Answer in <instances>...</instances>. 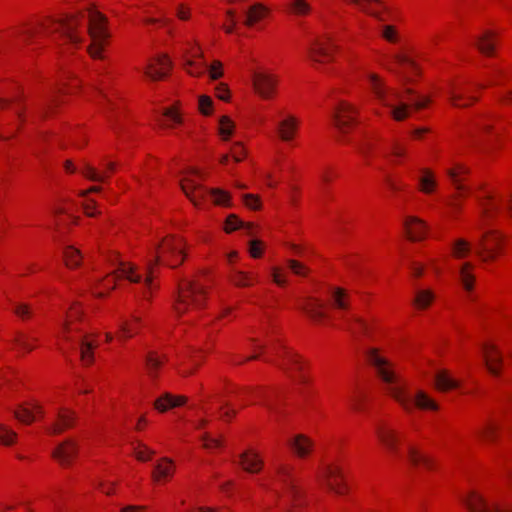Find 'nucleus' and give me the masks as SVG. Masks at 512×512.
<instances>
[{
	"label": "nucleus",
	"instance_id": "obj_44",
	"mask_svg": "<svg viewBox=\"0 0 512 512\" xmlns=\"http://www.w3.org/2000/svg\"><path fill=\"white\" fill-rule=\"evenodd\" d=\"M471 250L470 243L465 239H458L452 246V252L455 258L462 259L466 257Z\"/></svg>",
	"mask_w": 512,
	"mask_h": 512
},
{
	"label": "nucleus",
	"instance_id": "obj_59",
	"mask_svg": "<svg viewBox=\"0 0 512 512\" xmlns=\"http://www.w3.org/2000/svg\"><path fill=\"white\" fill-rule=\"evenodd\" d=\"M395 61L403 66L404 68H409L413 71H416L417 67H416V63L410 59L409 57L405 56V55H401V54H397L395 55Z\"/></svg>",
	"mask_w": 512,
	"mask_h": 512
},
{
	"label": "nucleus",
	"instance_id": "obj_62",
	"mask_svg": "<svg viewBox=\"0 0 512 512\" xmlns=\"http://www.w3.org/2000/svg\"><path fill=\"white\" fill-rule=\"evenodd\" d=\"M163 117L172 124L181 123V117L174 108L166 109L163 113Z\"/></svg>",
	"mask_w": 512,
	"mask_h": 512
},
{
	"label": "nucleus",
	"instance_id": "obj_45",
	"mask_svg": "<svg viewBox=\"0 0 512 512\" xmlns=\"http://www.w3.org/2000/svg\"><path fill=\"white\" fill-rule=\"evenodd\" d=\"M95 347L93 342L87 341L85 338L81 340L80 345V355L81 360L84 364L89 365L93 361V353L92 350Z\"/></svg>",
	"mask_w": 512,
	"mask_h": 512
},
{
	"label": "nucleus",
	"instance_id": "obj_53",
	"mask_svg": "<svg viewBox=\"0 0 512 512\" xmlns=\"http://www.w3.org/2000/svg\"><path fill=\"white\" fill-rule=\"evenodd\" d=\"M81 173L87 179L95 182H104L106 179V176L100 174L94 167L89 164L84 165V167L81 169Z\"/></svg>",
	"mask_w": 512,
	"mask_h": 512
},
{
	"label": "nucleus",
	"instance_id": "obj_6",
	"mask_svg": "<svg viewBox=\"0 0 512 512\" xmlns=\"http://www.w3.org/2000/svg\"><path fill=\"white\" fill-rule=\"evenodd\" d=\"M192 176H200V172L191 169L187 176L180 181V186L184 194L195 205L199 206L201 201L210 196L215 204L227 206L230 203V195L221 189L208 190L202 184L196 182Z\"/></svg>",
	"mask_w": 512,
	"mask_h": 512
},
{
	"label": "nucleus",
	"instance_id": "obj_38",
	"mask_svg": "<svg viewBox=\"0 0 512 512\" xmlns=\"http://www.w3.org/2000/svg\"><path fill=\"white\" fill-rule=\"evenodd\" d=\"M421 190L424 193H431L436 187V180L433 173L428 169H422V175L418 178Z\"/></svg>",
	"mask_w": 512,
	"mask_h": 512
},
{
	"label": "nucleus",
	"instance_id": "obj_30",
	"mask_svg": "<svg viewBox=\"0 0 512 512\" xmlns=\"http://www.w3.org/2000/svg\"><path fill=\"white\" fill-rule=\"evenodd\" d=\"M268 8L260 3L252 5L246 12V18L244 24L248 27L253 26L268 14Z\"/></svg>",
	"mask_w": 512,
	"mask_h": 512
},
{
	"label": "nucleus",
	"instance_id": "obj_57",
	"mask_svg": "<svg viewBox=\"0 0 512 512\" xmlns=\"http://www.w3.org/2000/svg\"><path fill=\"white\" fill-rule=\"evenodd\" d=\"M288 265L295 275L306 276L308 273L307 267L296 260H288Z\"/></svg>",
	"mask_w": 512,
	"mask_h": 512
},
{
	"label": "nucleus",
	"instance_id": "obj_18",
	"mask_svg": "<svg viewBox=\"0 0 512 512\" xmlns=\"http://www.w3.org/2000/svg\"><path fill=\"white\" fill-rule=\"evenodd\" d=\"M185 67L187 68L189 74L193 76H200L204 73L206 69H208L209 75L213 80L219 79L223 74L222 64L220 61H214L208 67L204 62L196 63L193 60L188 59L185 61Z\"/></svg>",
	"mask_w": 512,
	"mask_h": 512
},
{
	"label": "nucleus",
	"instance_id": "obj_11",
	"mask_svg": "<svg viewBox=\"0 0 512 512\" xmlns=\"http://www.w3.org/2000/svg\"><path fill=\"white\" fill-rule=\"evenodd\" d=\"M462 501L471 512H512L511 505L488 504L482 496L475 492H471Z\"/></svg>",
	"mask_w": 512,
	"mask_h": 512
},
{
	"label": "nucleus",
	"instance_id": "obj_34",
	"mask_svg": "<svg viewBox=\"0 0 512 512\" xmlns=\"http://www.w3.org/2000/svg\"><path fill=\"white\" fill-rule=\"evenodd\" d=\"M287 8L296 17L307 16L312 11V7L306 0H290Z\"/></svg>",
	"mask_w": 512,
	"mask_h": 512
},
{
	"label": "nucleus",
	"instance_id": "obj_41",
	"mask_svg": "<svg viewBox=\"0 0 512 512\" xmlns=\"http://www.w3.org/2000/svg\"><path fill=\"white\" fill-rule=\"evenodd\" d=\"M471 269L472 265L470 263H464L459 271L460 281L467 291L472 290L474 282V276L470 272Z\"/></svg>",
	"mask_w": 512,
	"mask_h": 512
},
{
	"label": "nucleus",
	"instance_id": "obj_8",
	"mask_svg": "<svg viewBox=\"0 0 512 512\" xmlns=\"http://www.w3.org/2000/svg\"><path fill=\"white\" fill-rule=\"evenodd\" d=\"M87 31L91 38L88 52L92 58H102V51L109 34L105 17L94 9L87 11Z\"/></svg>",
	"mask_w": 512,
	"mask_h": 512
},
{
	"label": "nucleus",
	"instance_id": "obj_27",
	"mask_svg": "<svg viewBox=\"0 0 512 512\" xmlns=\"http://www.w3.org/2000/svg\"><path fill=\"white\" fill-rule=\"evenodd\" d=\"M141 324L140 317L132 315V323L127 320H120L118 323V338L120 340L133 337L137 333V328Z\"/></svg>",
	"mask_w": 512,
	"mask_h": 512
},
{
	"label": "nucleus",
	"instance_id": "obj_16",
	"mask_svg": "<svg viewBox=\"0 0 512 512\" xmlns=\"http://www.w3.org/2000/svg\"><path fill=\"white\" fill-rule=\"evenodd\" d=\"M171 67V61L167 58V56L162 55L147 64L146 68L144 69V74L149 79L156 81L167 76Z\"/></svg>",
	"mask_w": 512,
	"mask_h": 512
},
{
	"label": "nucleus",
	"instance_id": "obj_24",
	"mask_svg": "<svg viewBox=\"0 0 512 512\" xmlns=\"http://www.w3.org/2000/svg\"><path fill=\"white\" fill-rule=\"evenodd\" d=\"M483 357L485 360V364L487 366V369L492 375H499V367L498 365L501 364L502 359L498 352L496 351V348L491 344H485L483 345Z\"/></svg>",
	"mask_w": 512,
	"mask_h": 512
},
{
	"label": "nucleus",
	"instance_id": "obj_60",
	"mask_svg": "<svg viewBox=\"0 0 512 512\" xmlns=\"http://www.w3.org/2000/svg\"><path fill=\"white\" fill-rule=\"evenodd\" d=\"M245 152L242 144L240 142H235L231 147V156L236 162L242 161L244 158Z\"/></svg>",
	"mask_w": 512,
	"mask_h": 512
},
{
	"label": "nucleus",
	"instance_id": "obj_35",
	"mask_svg": "<svg viewBox=\"0 0 512 512\" xmlns=\"http://www.w3.org/2000/svg\"><path fill=\"white\" fill-rule=\"evenodd\" d=\"M482 221H488L498 213L500 207L491 195H487L486 199L481 202Z\"/></svg>",
	"mask_w": 512,
	"mask_h": 512
},
{
	"label": "nucleus",
	"instance_id": "obj_29",
	"mask_svg": "<svg viewBox=\"0 0 512 512\" xmlns=\"http://www.w3.org/2000/svg\"><path fill=\"white\" fill-rule=\"evenodd\" d=\"M242 467L251 473H256L261 470L263 462L258 454L253 451H246L241 455L240 461Z\"/></svg>",
	"mask_w": 512,
	"mask_h": 512
},
{
	"label": "nucleus",
	"instance_id": "obj_63",
	"mask_svg": "<svg viewBox=\"0 0 512 512\" xmlns=\"http://www.w3.org/2000/svg\"><path fill=\"white\" fill-rule=\"evenodd\" d=\"M154 452L151 451L149 448H147L146 446L142 445L140 446L136 452H135V455L137 457L138 460L140 461H146L150 458V456L153 454Z\"/></svg>",
	"mask_w": 512,
	"mask_h": 512
},
{
	"label": "nucleus",
	"instance_id": "obj_40",
	"mask_svg": "<svg viewBox=\"0 0 512 512\" xmlns=\"http://www.w3.org/2000/svg\"><path fill=\"white\" fill-rule=\"evenodd\" d=\"M244 228L249 235L252 234L253 226L252 224H244L238 217L234 214L229 215L225 222V230L226 232H232L238 228Z\"/></svg>",
	"mask_w": 512,
	"mask_h": 512
},
{
	"label": "nucleus",
	"instance_id": "obj_14",
	"mask_svg": "<svg viewBox=\"0 0 512 512\" xmlns=\"http://www.w3.org/2000/svg\"><path fill=\"white\" fill-rule=\"evenodd\" d=\"M376 434L390 454L400 456L401 435L394 428L386 423H380L376 426Z\"/></svg>",
	"mask_w": 512,
	"mask_h": 512
},
{
	"label": "nucleus",
	"instance_id": "obj_54",
	"mask_svg": "<svg viewBox=\"0 0 512 512\" xmlns=\"http://www.w3.org/2000/svg\"><path fill=\"white\" fill-rule=\"evenodd\" d=\"M16 437L17 434L14 431L0 424V443L3 445H12Z\"/></svg>",
	"mask_w": 512,
	"mask_h": 512
},
{
	"label": "nucleus",
	"instance_id": "obj_47",
	"mask_svg": "<svg viewBox=\"0 0 512 512\" xmlns=\"http://www.w3.org/2000/svg\"><path fill=\"white\" fill-rule=\"evenodd\" d=\"M434 299V294L430 290H419L416 293L414 304L420 308L424 309L430 305V303Z\"/></svg>",
	"mask_w": 512,
	"mask_h": 512
},
{
	"label": "nucleus",
	"instance_id": "obj_10",
	"mask_svg": "<svg viewBox=\"0 0 512 512\" xmlns=\"http://www.w3.org/2000/svg\"><path fill=\"white\" fill-rule=\"evenodd\" d=\"M501 244V237L493 231L483 233L476 245V254L484 262L492 261L496 258L497 249Z\"/></svg>",
	"mask_w": 512,
	"mask_h": 512
},
{
	"label": "nucleus",
	"instance_id": "obj_28",
	"mask_svg": "<svg viewBox=\"0 0 512 512\" xmlns=\"http://www.w3.org/2000/svg\"><path fill=\"white\" fill-rule=\"evenodd\" d=\"M407 457L410 463L416 467L423 466L426 469H431L433 466L432 460L427 455L421 453L416 447L410 444L407 447Z\"/></svg>",
	"mask_w": 512,
	"mask_h": 512
},
{
	"label": "nucleus",
	"instance_id": "obj_58",
	"mask_svg": "<svg viewBox=\"0 0 512 512\" xmlns=\"http://www.w3.org/2000/svg\"><path fill=\"white\" fill-rule=\"evenodd\" d=\"M212 99L209 96L202 95L199 97V109L202 114L209 115L212 108Z\"/></svg>",
	"mask_w": 512,
	"mask_h": 512
},
{
	"label": "nucleus",
	"instance_id": "obj_49",
	"mask_svg": "<svg viewBox=\"0 0 512 512\" xmlns=\"http://www.w3.org/2000/svg\"><path fill=\"white\" fill-rule=\"evenodd\" d=\"M347 329L353 334L358 332L366 333L368 331V324L364 320L353 316L347 320Z\"/></svg>",
	"mask_w": 512,
	"mask_h": 512
},
{
	"label": "nucleus",
	"instance_id": "obj_55",
	"mask_svg": "<svg viewBox=\"0 0 512 512\" xmlns=\"http://www.w3.org/2000/svg\"><path fill=\"white\" fill-rule=\"evenodd\" d=\"M60 91L61 88L55 87L45 96V99L41 104V113H45L47 109H50L54 105L56 102V94Z\"/></svg>",
	"mask_w": 512,
	"mask_h": 512
},
{
	"label": "nucleus",
	"instance_id": "obj_15",
	"mask_svg": "<svg viewBox=\"0 0 512 512\" xmlns=\"http://www.w3.org/2000/svg\"><path fill=\"white\" fill-rule=\"evenodd\" d=\"M333 49L330 39H315L307 49L308 57L314 63H324L332 59Z\"/></svg>",
	"mask_w": 512,
	"mask_h": 512
},
{
	"label": "nucleus",
	"instance_id": "obj_1",
	"mask_svg": "<svg viewBox=\"0 0 512 512\" xmlns=\"http://www.w3.org/2000/svg\"><path fill=\"white\" fill-rule=\"evenodd\" d=\"M184 245L180 238L173 236L165 237L161 243L157 244L152 258L147 260L145 270L146 277L137 273L136 266L120 262L114 273L118 277L126 278L131 283L143 284L142 295L144 298L155 288L154 285V266L163 263L171 268L179 266L184 261Z\"/></svg>",
	"mask_w": 512,
	"mask_h": 512
},
{
	"label": "nucleus",
	"instance_id": "obj_4",
	"mask_svg": "<svg viewBox=\"0 0 512 512\" xmlns=\"http://www.w3.org/2000/svg\"><path fill=\"white\" fill-rule=\"evenodd\" d=\"M80 17L84 18L83 13L71 14L62 17L59 20L49 21L37 28H22L15 31L23 41H28L38 35L58 36L72 45H78L82 41V37L77 31L80 23Z\"/></svg>",
	"mask_w": 512,
	"mask_h": 512
},
{
	"label": "nucleus",
	"instance_id": "obj_2",
	"mask_svg": "<svg viewBox=\"0 0 512 512\" xmlns=\"http://www.w3.org/2000/svg\"><path fill=\"white\" fill-rule=\"evenodd\" d=\"M368 80L377 100L390 109L391 116L397 121L406 119L410 108L422 109L429 102L428 98L415 94L410 88H406L405 93L388 88L376 74H368Z\"/></svg>",
	"mask_w": 512,
	"mask_h": 512
},
{
	"label": "nucleus",
	"instance_id": "obj_25",
	"mask_svg": "<svg viewBox=\"0 0 512 512\" xmlns=\"http://www.w3.org/2000/svg\"><path fill=\"white\" fill-rule=\"evenodd\" d=\"M289 446L298 457L304 458L312 451L313 442L307 436L299 434L289 441Z\"/></svg>",
	"mask_w": 512,
	"mask_h": 512
},
{
	"label": "nucleus",
	"instance_id": "obj_56",
	"mask_svg": "<svg viewBox=\"0 0 512 512\" xmlns=\"http://www.w3.org/2000/svg\"><path fill=\"white\" fill-rule=\"evenodd\" d=\"M382 37L391 43L398 41V34L394 26L385 25L382 29Z\"/></svg>",
	"mask_w": 512,
	"mask_h": 512
},
{
	"label": "nucleus",
	"instance_id": "obj_32",
	"mask_svg": "<svg viewBox=\"0 0 512 512\" xmlns=\"http://www.w3.org/2000/svg\"><path fill=\"white\" fill-rule=\"evenodd\" d=\"M79 315L80 312L78 309H76V307H72L67 313L66 319L62 324V338L67 342H71L70 333L77 330V328H74L73 323L78 319Z\"/></svg>",
	"mask_w": 512,
	"mask_h": 512
},
{
	"label": "nucleus",
	"instance_id": "obj_52",
	"mask_svg": "<svg viewBox=\"0 0 512 512\" xmlns=\"http://www.w3.org/2000/svg\"><path fill=\"white\" fill-rule=\"evenodd\" d=\"M497 429L498 427L496 424L488 422L476 433L480 438L484 440L493 441L495 439Z\"/></svg>",
	"mask_w": 512,
	"mask_h": 512
},
{
	"label": "nucleus",
	"instance_id": "obj_42",
	"mask_svg": "<svg viewBox=\"0 0 512 512\" xmlns=\"http://www.w3.org/2000/svg\"><path fill=\"white\" fill-rule=\"evenodd\" d=\"M64 259L68 267H76L79 265L82 255L78 249L73 246H67L64 250Z\"/></svg>",
	"mask_w": 512,
	"mask_h": 512
},
{
	"label": "nucleus",
	"instance_id": "obj_64",
	"mask_svg": "<svg viewBox=\"0 0 512 512\" xmlns=\"http://www.w3.org/2000/svg\"><path fill=\"white\" fill-rule=\"evenodd\" d=\"M14 312L22 319L29 317L31 315L30 307L27 304L23 303L17 304L14 308Z\"/></svg>",
	"mask_w": 512,
	"mask_h": 512
},
{
	"label": "nucleus",
	"instance_id": "obj_9",
	"mask_svg": "<svg viewBox=\"0 0 512 512\" xmlns=\"http://www.w3.org/2000/svg\"><path fill=\"white\" fill-rule=\"evenodd\" d=\"M356 108L347 102H340L332 113L334 126L345 134L356 123Z\"/></svg>",
	"mask_w": 512,
	"mask_h": 512
},
{
	"label": "nucleus",
	"instance_id": "obj_31",
	"mask_svg": "<svg viewBox=\"0 0 512 512\" xmlns=\"http://www.w3.org/2000/svg\"><path fill=\"white\" fill-rule=\"evenodd\" d=\"M468 169L462 164H456L453 168L446 170V173L459 193L466 190V187L461 183V175L467 173Z\"/></svg>",
	"mask_w": 512,
	"mask_h": 512
},
{
	"label": "nucleus",
	"instance_id": "obj_36",
	"mask_svg": "<svg viewBox=\"0 0 512 512\" xmlns=\"http://www.w3.org/2000/svg\"><path fill=\"white\" fill-rule=\"evenodd\" d=\"M173 470V462L168 458H164L155 466L153 478L155 481H159L162 478L170 477L173 474Z\"/></svg>",
	"mask_w": 512,
	"mask_h": 512
},
{
	"label": "nucleus",
	"instance_id": "obj_19",
	"mask_svg": "<svg viewBox=\"0 0 512 512\" xmlns=\"http://www.w3.org/2000/svg\"><path fill=\"white\" fill-rule=\"evenodd\" d=\"M404 227L410 240H421L426 235L427 225L423 220L417 217H407L404 221Z\"/></svg>",
	"mask_w": 512,
	"mask_h": 512
},
{
	"label": "nucleus",
	"instance_id": "obj_48",
	"mask_svg": "<svg viewBox=\"0 0 512 512\" xmlns=\"http://www.w3.org/2000/svg\"><path fill=\"white\" fill-rule=\"evenodd\" d=\"M231 282L238 287H246L252 285L253 280H256L253 276L243 271H235L230 278Z\"/></svg>",
	"mask_w": 512,
	"mask_h": 512
},
{
	"label": "nucleus",
	"instance_id": "obj_51",
	"mask_svg": "<svg viewBox=\"0 0 512 512\" xmlns=\"http://www.w3.org/2000/svg\"><path fill=\"white\" fill-rule=\"evenodd\" d=\"M234 124L228 116L219 119V133L223 140H228L233 133Z\"/></svg>",
	"mask_w": 512,
	"mask_h": 512
},
{
	"label": "nucleus",
	"instance_id": "obj_37",
	"mask_svg": "<svg viewBox=\"0 0 512 512\" xmlns=\"http://www.w3.org/2000/svg\"><path fill=\"white\" fill-rule=\"evenodd\" d=\"M476 45L478 49L485 55H493L494 52V42H493V33L490 31L484 32L481 36L478 37Z\"/></svg>",
	"mask_w": 512,
	"mask_h": 512
},
{
	"label": "nucleus",
	"instance_id": "obj_50",
	"mask_svg": "<svg viewBox=\"0 0 512 512\" xmlns=\"http://www.w3.org/2000/svg\"><path fill=\"white\" fill-rule=\"evenodd\" d=\"M347 297L346 291L341 288H335L332 291L333 305L338 309L345 310L348 308Z\"/></svg>",
	"mask_w": 512,
	"mask_h": 512
},
{
	"label": "nucleus",
	"instance_id": "obj_39",
	"mask_svg": "<svg viewBox=\"0 0 512 512\" xmlns=\"http://www.w3.org/2000/svg\"><path fill=\"white\" fill-rule=\"evenodd\" d=\"M162 363V359L155 352H149L146 355L145 365L147 373L151 378H155L157 376V371Z\"/></svg>",
	"mask_w": 512,
	"mask_h": 512
},
{
	"label": "nucleus",
	"instance_id": "obj_43",
	"mask_svg": "<svg viewBox=\"0 0 512 512\" xmlns=\"http://www.w3.org/2000/svg\"><path fill=\"white\" fill-rule=\"evenodd\" d=\"M466 90L458 85H451L448 91L449 99L453 106L462 107L466 104H461L460 101L465 98Z\"/></svg>",
	"mask_w": 512,
	"mask_h": 512
},
{
	"label": "nucleus",
	"instance_id": "obj_26",
	"mask_svg": "<svg viewBox=\"0 0 512 512\" xmlns=\"http://www.w3.org/2000/svg\"><path fill=\"white\" fill-rule=\"evenodd\" d=\"M187 398L184 396H173L170 393H165L163 396L158 398L154 406L160 412H165L170 408L178 407L185 404Z\"/></svg>",
	"mask_w": 512,
	"mask_h": 512
},
{
	"label": "nucleus",
	"instance_id": "obj_3",
	"mask_svg": "<svg viewBox=\"0 0 512 512\" xmlns=\"http://www.w3.org/2000/svg\"><path fill=\"white\" fill-rule=\"evenodd\" d=\"M368 361L373 365L381 379L389 385L390 395L406 410L412 411L414 407L419 409L437 410L438 404L431 399L424 391H417L415 394L408 393L397 382V376L389 367L385 358L380 356L376 350H370L367 355Z\"/></svg>",
	"mask_w": 512,
	"mask_h": 512
},
{
	"label": "nucleus",
	"instance_id": "obj_20",
	"mask_svg": "<svg viewBox=\"0 0 512 512\" xmlns=\"http://www.w3.org/2000/svg\"><path fill=\"white\" fill-rule=\"evenodd\" d=\"M77 452L76 444L72 440L61 443L52 453V456L63 466L69 465Z\"/></svg>",
	"mask_w": 512,
	"mask_h": 512
},
{
	"label": "nucleus",
	"instance_id": "obj_17",
	"mask_svg": "<svg viewBox=\"0 0 512 512\" xmlns=\"http://www.w3.org/2000/svg\"><path fill=\"white\" fill-rule=\"evenodd\" d=\"M76 420V414L74 411L61 408L57 411L56 418L48 428V432L51 434H60L66 429L73 427Z\"/></svg>",
	"mask_w": 512,
	"mask_h": 512
},
{
	"label": "nucleus",
	"instance_id": "obj_61",
	"mask_svg": "<svg viewBox=\"0 0 512 512\" xmlns=\"http://www.w3.org/2000/svg\"><path fill=\"white\" fill-rule=\"evenodd\" d=\"M244 202L247 207L253 210H257L261 206L260 198L253 194H245L243 196Z\"/></svg>",
	"mask_w": 512,
	"mask_h": 512
},
{
	"label": "nucleus",
	"instance_id": "obj_46",
	"mask_svg": "<svg viewBox=\"0 0 512 512\" xmlns=\"http://www.w3.org/2000/svg\"><path fill=\"white\" fill-rule=\"evenodd\" d=\"M279 367L286 372H288L292 368L301 371L302 363L300 359L292 352H286L285 360L283 361V363L279 364Z\"/></svg>",
	"mask_w": 512,
	"mask_h": 512
},
{
	"label": "nucleus",
	"instance_id": "obj_33",
	"mask_svg": "<svg viewBox=\"0 0 512 512\" xmlns=\"http://www.w3.org/2000/svg\"><path fill=\"white\" fill-rule=\"evenodd\" d=\"M436 387L441 391H448L458 387V382L450 377L447 371H439L435 375Z\"/></svg>",
	"mask_w": 512,
	"mask_h": 512
},
{
	"label": "nucleus",
	"instance_id": "obj_12",
	"mask_svg": "<svg viewBox=\"0 0 512 512\" xmlns=\"http://www.w3.org/2000/svg\"><path fill=\"white\" fill-rule=\"evenodd\" d=\"M277 83V77L268 72L258 71L253 74V87L256 93L263 99H270L273 97Z\"/></svg>",
	"mask_w": 512,
	"mask_h": 512
},
{
	"label": "nucleus",
	"instance_id": "obj_5",
	"mask_svg": "<svg viewBox=\"0 0 512 512\" xmlns=\"http://www.w3.org/2000/svg\"><path fill=\"white\" fill-rule=\"evenodd\" d=\"M275 470L276 482L281 485L283 492H280L276 487H269L266 484H261V486L279 497L283 512H297L303 506L304 501L302 492L292 477L293 468L286 464H276Z\"/></svg>",
	"mask_w": 512,
	"mask_h": 512
},
{
	"label": "nucleus",
	"instance_id": "obj_22",
	"mask_svg": "<svg viewBox=\"0 0 512 512\" xmlns=\"http://www.w3.org/2000/svg\"><path fill=\"white\" fill-rule=\"evenodd\" d=\"M325 304L316 298L309 297L306 302L302 306V310L307 314V316L314 321L315 323H319L322 319L326 317V313L324 311Z\"/></svg>",
	"mask_w": 512,
	"mask_h": 512
},
{
	"label": "nucleus",
	"instance_id": "obj_23",
	"mask_svg": "<svg viewBox=\"0 0 512 512\" xmlns=\"http://www.w3.org/2000/svg\"><path fill=\"white\" fill-rule=\"evenodd\" d=\"M44 414L43 408L38 403H31L30 407L21 405L14 411V416L20 422L30 424L36 420V415L42 417Z\"/></svg>",
	"mask_w": 512,
	"mask_h": 512
},
{
	"label": "nucleus",
	"instance_id": "obj_13",
	"mask_svg": "<svg viewBox=\"0 0 512 512\" xmlns=\"http://www.w3.org/2000/svg\"><path fill=\"white\" fill-rule=\"evenodd\" d=\"M318 478L334 493L339 495L345 493L346 488L343 483V474L340 467L335 465L324 466L319 472Z\"/></svg>",
	"mask_w": 512,
	"mask_h": 512
},
{
	"label": "nucleus",
	"instance_id": "obj_7",
	"mask_svg": "<svg viewBox=\"0 0 512 512\" xmlns=\"http://www.w3.org/2000/svg\"><path fill=\"white\" fill-rule=\"evenodd\" d=\"M206 298L204 287L194 280L182 279L177 284L174 311L180 315L190 308H201Z\"/></svg>",
	"mask_w": 512,
	"mask_h": 512
},
{
	"label": "nucleus",
	"instance_id": "obj_21",
	"mask_svg": "<svg viewBox=\"0 0 512 512\" xmlns=\"http://www.w3.org/2000/svg\"><path fill=\"white\" fill-rule=\"evenodd\" d=\"M298 119L292 115L286 116L277 123V132L281 140L289 142L294 138L298 129Z\"/></svg>",
	"mask_w": 512,
	"mask_h": 512
}]
</instances>
